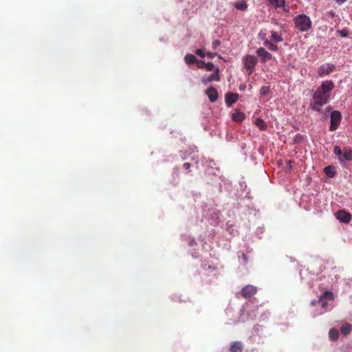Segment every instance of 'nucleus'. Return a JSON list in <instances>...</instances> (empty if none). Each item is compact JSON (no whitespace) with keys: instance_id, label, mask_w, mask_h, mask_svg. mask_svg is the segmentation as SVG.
Segmentation results:
<instances>
[{"instance_id":"obj_28","label":"nucleus","mask_w":352,"mask_h":352,"mask_svg":"<svg viewBox=\"0 0 352 352\" xmlns=\"http://www.w3.org/2000/svg\"><path fill=\"white\" fill-rule=\"evenodd\" d=\"M333 151H334V153L336 155H339L340 156V155H342V151H341L340 148L338 146H336L334 147Z\"/></svg>"},{"instance_id":"obj_11","label":"nucleus","mask_w":352,"mask_h":352,"mask_svg":"<svg viewBox=\"0 0 352 352\" xmlns=\"http://www.w3.org/2000/svg\"><path fill=\"white\" fill-rule=\"evenodd\" d=\"M219 81L220 77L219 75V69L217 68L214 73L211 74L210 76H208L207 78H204L202 79V82L204 84H207L209 82L211 81Z\"/></svg>"},{"instance_id":"obj_5","label":"nucleus","mask_w":352,"mask_h":352,"mask_svg":"<svg viewBox=\"0 0 352 352\" xmlns=\"http://www.w3.org/2000/svg\"><path fill=\"white\" fill-rule=\"evenodd\" d=\"M336 217L340 222L344 223H349L351 219V214L344 210H340L336 213Z\"/></svg>"},{"instance_id":"obj_32","label":"nucleus","mask_w":352,"mask_h":352,"mask_svg":"<svg viewBox=\"0 0 352 352\" xmlns=\"http://www.w3.org/2000/svg\"><path fill=\"white\" fill-rule=\"evenodd\" d=\"M280 8H282L283 11L285 12H289V7L288 6H286L285 3L284 4L283 6H281Z\"/></svg>"},{"instance_id":"obj_12","label":"nucleus","mask_w":352,"mask_h":352,"mask_svg":"<svg viewBox=\"0 0 352 352\" xmlns=\"http://www.w3.org/2000/svg\"><path fill=\"white\" fill-rule=\"evenodd\" d=\"M327 298H329L330 300H333V293L331 292H330V291H326L320 297L319 302L322 303V307L323 308H325L328 305V303L327 302H324V299Z\"/></svg>"},{"instance_id":"obj_16","label":"nucleus","mask_w":352,"mask_h":352,"mask_svg":"<svg viewBox=\"0 0 352 352\" xmlns=\"http://www.w3.org/2000/svg\"><path fill=\"white\" fill-rule=\"evenodd\" d=\"M255 125L261 130L265 131L267 128V124L265 122L259 118H257L254 122Z\"/></svg>"},{"instance_id":"obj_37","label":"nucleus","mask_w":352,"mask_h":352,"mask_svg":"<svg viewBox=\"0 0 352 352\" xmlns=\"http://www.w3.org/2000/svg\"><path fill=\"white\" fill-rule=\"evenodd\" d=\"M243 258H244L245 261L247 260V256H246V255H245V254H243Z\"/></svg>"},{"instance_id":"obj_14","label":"nucleus","mask_w":352,"mask_h":352,"mask_svg":"<svg viewBox=\"0 0 352 352\" xmlns=\"http://www.w3.org/2000/svg\"><path fill=\"white\" fill-rule=\"evenodd\" d=\"M245 119V114L241 111H235L232 114V120L234 122H241Z\"/></svg>"},{"instance_id":"obj_9","label":"nucleus","mask_w":352,"mask_h":352,"mask_svg":"<svg viewBox=\"0 0 352 352\" xmlns=\"http://www.w3.org/2000/svg\"><path fill=\"white\" fill-rule=\"evenodd\" d=\"M257 55L261 58L263 62H266L267 60H269L272 59V56L270 53L267 52L265 48L260 47L256 51Z\"/></svg>"},{"instance_id":"obj_35","label":"nucleus","mask_w":352,"mask_h":352,"mask_svg":"<svg viewBox=\"0 0 352 352\" xmlns=\"http://www.w3.org/2000/svg\"><path fill=\"white\" fill-rule=\"evenodd\" d=\"M337 3L341 5L346 2L347 0H334Z\"/></svg>"},{"instance_id":"obj_27","label":"nucleus","mask_w":352,"mask_h":352,"mask_svg":"<svg viewBox=\"0 0 352 352\" xmlns=\"http://www.w3.org/2000/svg\"><path fill=\"white\" fill-rule=\"evenodd\" d=\"M205 69L208 71H212L214 69V64L212 63H206Z\"/></svg>"},{"instance_id":"obj_29","label":"nucleus","mask_w":352,"mask_h":352,"mask_svg":"<svg viewBox=\"0 0 352 352\" xmlns=\"http://www.w3.org/2000/svg\"><path fill=\"white\" fill-rule=\"evenodd\" d=\"M195 54L201 57H204L206 56L204 52L201 49H197L195 51Z\"/></svg>"},{"instance_id":"obj_24","label":"nucleus","mask_w":352,"mask_h":352,"mask_svg":"<svg viewBox=\"0 0 352 352\" xmlns=\"http://www.w3.org/2000/svg\"><path fill=\"white\" fill-rule=\"evenodd\" d=\"M343 157L346 160H349V161L352 160V150L345 151L343 154Z\"/></svg>"},{"instance_id":"obj_20","label":"nucleus","mask_w":352,"mask_h":352,"mask_svg":"<svg viewBox=\"0 0 352 352\" xmlns=\"http://www.w3.org/2000/svg\"><path fill=\"white\" fill-rule=\"evenodd\" d=\"M329 338L332 340H336L339 337V331L336 329H331L329 333Z\"/></svg>"},{"instance_id":"obj_17","label":"nucleus","mask_w":352,"mask_h":352,"mask_svg":"<svg viewBox=\"0 0 352 352\" xmlns=\"http://www.w3.org/2000/svg\"><path fill=\"white\" fill-rule=\"evenodd\" d=\"M269 3L274 8H278L283 6L285 3V0H268Z\"/></svg>"},{"instance_id":"obj_8","label":"nucleus","mask_w":352,"mask_h":352,"mask_svg":"<svg viewBox=\"0 0 352 352\" xmlns=\"http://www.w3.org/2000/svg\"><path fill=\"white\" fill-rule=\"evenodd\" d=\"M239 94L236 93L228 92L226 94V103L228 107L232 106L239 99Z\"/></svg>"},{"instance_id":"obj_3","label":"nucleus","mask_w":352,"mask_h":352,"mask_svg":"<svg viewBox=\"0 0 352 352\" xmlns=\"http://www.w3.org/2000/svg\"><path fill=\"white\" fill-rule=\"evenodd\" d=\"M342 119V115L340 111H334L331 115L330 131H333L337 129Z\"/></svg>"},{"instance_id":"obj_15","label":"nucleus","mask_w":352,"mask_h":352,"mask_svg":"<svg viewBox=\"0 0 352 352\" xmlns=\"http://www.w3.org/2000/svg\"><path fill=\"white\" fill-rule=\"evenodd\" d=\"M352 330V325L349 323H345L340 327V332L344 336H347Z\"/></svg>"},{"instance_id":"obj_19","label":"nucleus","mask_w":352,"mask_h":352,"mask_svg":"<svg viewBox=\"0 0 352 352\" xmlns=\"http://www.w3.org/2000/svg\"><path fill=\"white\" fill-rule=\"evenodd\" d=\"M197 60V58L191 54H187L184 56V61L186 64H192L195 63H196Z\"/></svg>"},{"instance_id":"obj_7","label":"nucleus","mask_w":352,"mask_h":352,"mask_svg":"<svg viewBox=\"0 0 352 352\" xmlns=\"http://www.w3.org/2000/svg\"><path fill=\"white\" fill-rule=\"evenodd\" d=\"M334 69V65L330 63H324L318 68V74L320 76H326L331 73Z\"/></svg>"},{"instance_id":"obj_21","label":"nucleus","mask_w":352,"mask_h":352,"mask_svg":"<svg viewBox=\"0 0 352 352\" xmlns=\"http://www.w3.org/2000/svg\"><path fill=\"white\" fill-rule=\"evenodd\" d=\"M270 91V88L268 86H263L260 89L261 95L265 96L269 94Z\"/></svg>"},{"instance_id":"obj_31","label":"nucleus","mask_w":352,"mask_h":352,"mask_svg":"<svg viewBox=\"0 0 352 352\" xmlns=\"http://www.w3.org/2000/svg\"><path fill=\"white\" fill-rule=\"evenodd\" d=\"M338 32L342 37H346L348 36V31L346 30H339Z\"/></svg>"},{"instance_id":"obj_36","label":"nucleus","mask_w":352,"mask_h":352,"mask_svg":"<svg viewBox=\"0 0 352 352\" xmlns=\"http://www.w3.org/2000/svg\"><path fill=\"white\" fill-rule=\"evenodd\" d=\"M245 86L243 85V86H241L240 87V90H243L245 89Z\"/></svg>"},{"instance_id":"obj_25","label":"nucleus","mask_w":352,"mask_h":352,"mask_svg":"<svg viewBox=\"0 0 352 352\" xmlns=\"http://www.w3.org/2000/svg\"><path fill=\"white\" fill-rule=\"evenodd\" d=\"M196 64L197 67L199 69L205 68L206 63L203 60H197Z\"/></svg>"},{"instance_id":"obj_23","label":"nucleus","mask_w":352,"mask_h":352,"mask_svg":"<svg viewBox=\"0 0 352 352\" xmlns=\"http://www.w3.org/2000/svg\"><path fill=\"white\" fill-rule=\"evenodd\" d=\"M265 45L268 46V48L271 51H277L278 47L276 45L273 44L272 43L268 41L267 40L265 41Z\"/></svg>"},{"instance_id":"obj_4","label":"nucleus","mask_w":352,"mask_h":352,"mask_svg":"<svg viewBox=\"0 0 352 352\" xmlns=\"http://www.w3.org/2000/svg\"><path fill=\"white\" fill-rule=\"evenodd\" d=\"M244 65L247 69H249V74H250L255 67V65L257 63V59L256 57L251 56V55H247L244 58Z\"/></svg>"},{"instance_id":"obj_30","label":"nucleus","mask_w":352,"mask_h":352,"mask_svg":"<svg viewBox=\"0 0 352 352\" xmlns=\"http://www.w3.org/2000/svg\"><path fill=\"white\" fill-rule=\"evenodd\" d=\"M221 43L219 40H214L213 42H212V48L213 49H217L219 45H220Z\"/></svg>"},{"instance_id":"obj_2","label":"nucleus","mask_w":352,"mask_h":352,"mask_svg":"<svg viewBox=\"0 0 352 352\" xmlns=\"http://www.w3.org/2000/svg\"><path fill=\"white\" fill-rule=\"evenodd\" d=\"M295 28L300 32H307L311 29L312 22L311 19L305 14L297 15L294 19Z\"/></svg>"},{"instance_id":"obj_6","label":"nucleus","mask_w":352,"mask_h":352,"mask_svg":"<svg viewBox=\"0 0 352 352\" xmlns=\"http://www.w3.org/2000/svg\"><path fill=\"white\" fill-rule=\"evenodd\" d=\"M256 292L257 289L256 287L248 285L242 288L241 291V294L243 297L248 298L255 295L256 294Z\"/></svg>"},{"instance_id":"obj_13","label":"nucleus","mask_w":352,"mask_h":352,"mask_svg":"<svg viewBox=\"0 0 352 352\" xmlns=\"http://www.w3.org/2000/svg\"><path fill=\"white\" fill-rule=\"evenodd\" d=\"M243 344L241 342L236 341L233 342L230 347V352H242Z\"/></svg>"},{"instance_id":"obj_33","label":"nucleus","mask_w":352,"mask_h":352,"mask_svg":"<svg viewBox=\"0 0 352 352\" xmlns=\"http://www.w3.org/2000/svg\"><path fill=\"white\" fill-rule=\"evenodd\" d=\"M217 55V53L208 52L207 54L208 57L213 58Z\"/></svg>"},{"instance_id":"obj_34","label":"nucleus","mask_w":352,"mask_h":352,"mask_svg":"<svg viewBox=\"0 0 352 352\" xmlns=\"http://www.w3.org/2000/svg\"><path fill=\"white\" fill-rule=\"evenodd\" d=\"M183 166L185 169H189L190 167L191 166V164L188 162H186L183 164Z\"/></svg>"},{"instance_id":"obj_22","label":"nucleus","mask_w":352,"mask_h":352,"mask_svg":"<svg viewBox=\"0 0 352 352\" xmlns=\"http://www.w3.org/2000/svg\"><path fill=\"white\" fill-rule=\"evenodd\" d=\"M271 37L272 39L274 40L275 42H280L283 40L281 36H279L278 33L274 31L272 32Z\"/></svg>"},{"instance_id":"obj_10","label":"nucleus","mask_w":352,"mask_h":352,"mask_svg":"<svg viewBox=\"0 0 352 352\" xmlns=\"http://www.w3.org/2000/svg\"><path fill=\"white\" fill-rule=\"evenodd\" d=\"M206 94L211 102H214L218 99V92L213 87H209L206 91Z\"/></svg>"},{"instance_id":"obj_1","label":"nucleus","mask_w":352,"mask_h":352,"mask_svg":"<svg viewBox=\"0 0 352 352\" xmlns=\"http://www.w3.org/2000/svg\"><path fill=\"white\" fill-rule=\"evenodd\" d=\"M333 87L334 85L332 80L323 82L314 94L313 100L310 103L311 108L320 112L321 107L328 102L330 98V91Z\"/></svg>"},{"instance_id":"obj_26","label":"nucleus","mask_w":352,"mask_h":352,"mask_svg":"<svg viewBox=\"0 0 352 352\" xmlns=\"http://www.w3.org/2000/svg\"><path fill=\"white\" fill-rule=\"evenodd\" d=\"M331 166H327L324 168V172L325 173L329 176L330 177H333L334 176V173L331 172Z\"/></svg>"},{"instance_id":"obj_18","label":"nucleus","mask_w":352,"mask_h":352,"mask_svg":"<svg viewBox=\"0 0 352 352\" xmlns=\"http://www.w3.org/2000/svg\"><path fill=\"white\" fill-rule=\"evenodd\" d=\"M234 6L236 9L242 10V11H245L248 9V5H247L246 2L243 0L237 1L234 4Z\"/></svg>"}]
</instances>
